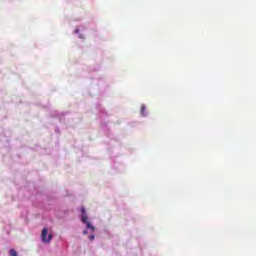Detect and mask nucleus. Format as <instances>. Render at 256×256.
Here are the masks:
<instances>
[{
	"mask_svg": "<svg viewBox=\"0 0 256 256\" xmlns=\"http://www.w3.org/2000/svg\"><path fill=\"white\" fill-rule=\"evenodd\" d=\"M47 228L42 230L41 239L43 243H51V239H53V234H49L47 238Z\"/></svg>",
	"mask_w": 256,
	"mask_h": 256,
	"instance_id": "f257e3e1",
	"label": "nucleus"
},
{
	"mask_svg": "<svg viewBox=\"0 0 256 256\" xmlns=\"http://www.w3.org/2000/svg\"><path fill=\"white\" fill-rule=\"evenodd\" d=\"M80 211H81V213H82V223H87L88 217H87V212H86V210H85V207H82V208L80 209Z\"/></svg>",
	"mask_w": 256,
	"mask_h": 256,
	"instance_id": "f03ea898",
	"label": "nucleus"
},
{
	"mask_svg": "<svg viewBox=\"0 0 256 256\" xmlns=\"http://www.w3.org/2000/svg\"><path fill=\"white\" fill-rule=\"evenodd\" d=\"M86 224L87 229H91V231H95V226L91 225V222L86 220V222H83Z\"/></svg>",
	"mask_w": 256,
	"mask_h": 256,
	"instance_id": "7ed1b4c3",
	"label": "nucleus"
},
{
	"mask_svg": "<svg viewBox=\"0 0 256 256\" xmlns=\"http://www.w3.org/2000/svg\"><path fill=\"white\" fill-rule=\"evenodd\" d=\"M9 253H10V256H18L17 251H15V249H11Z\"/></svg>",
	"mask_w": 256,
	"mask_h": 256,
	"instance_id": "20e7f679",
	"label": "nucleus"
},
{
	"mask_svg": "<svg viewBox=\"0 0 256 256\" xmlns=\"http://www.w3.org/2000/svg\"><path fill=\"white\" fill-rule=\"evenodd\" d=\"M89 239H90V241H93L95 239V235H90Z\"/></svg>",
	"mask_w": 256,
	"mask_h": 256,
	"instance_id": "39448f33",
	"label": "nucleus"
},
{
	"mask_svg": "<svg viewBox=\"0 0 256 256\" xmlns=\"http://www.w3.org/2000/svg\"><path fill=\"white\" fill-rule=\"evenodd\" d=\"M141 109H142V115H145V106H142Z\"/></svg>",
	"mask_w": 256,
	"mask_h": 256,
	"instance_id": "423d86ee",
	"label": "nucleus"
},
{
	"mask_svg": "<svg viewBox=\"0 0 256 256\" xmlns=\"http://www.w3.org/2000/svg\"><path fill=\"white\" fill-rule=\"evenodd\" d=\"M83 233H84V235H87V230H84V232H83Z\"/></svg>",
	"mask_w": 256,
	"mask_h": 256,
	"instance_id": "0eeeda50",
	"label": "nucleus"
},
{
	"mask_svg": "<svg viewBox=\"0 0 256 256\" xmlns=\"http://www.w3.org/2000/svg\"><path fill=\"white\" fill-rule=\"evenodd\" d=\"M75 33H79V29H76V30H75Z\"/></svg>",
	"mask_w": 256,
	"mask_h": 256,
	"instance_id": "6e6552de",
	"label": "nucleus"
}]
</instances>
